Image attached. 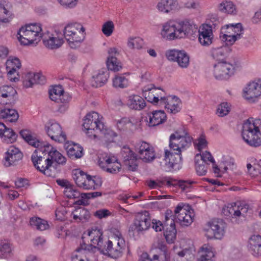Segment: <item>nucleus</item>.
Listing matches in <instances>:
<instances>
[{
	"label": "nucleus",
	"mask_w": 261,
	"mask_h": 261,
	"mask_svg": "<svg viewBox=\"0 0 261 261\" xmlns=\"http://www.w3.org/2000/svg\"><path fill=\"white\" fill-rule=\"evenodd\" d=\"M19 134L29 145L37 148L31 156L35 168L47 176H55V169L53 164L56 163L64 165L66 162V158L50 145L40 142L30 130L22 129Z\"/></svg>",
	"instance_id": "1"
},
{
	"label": "nucleus",
	"mask_w": 261,
	"mask_h": 261,
	"mask_svg": "<svg viewBox=\"0 0 261 261\" xmlns=\"http://www.w3.org/2000/svg\"><path fill=\"white\" fill-rule=\"evenodd\" d=\"M242 136L248 145L257 147L261 145V119L250 118L243 124Z\"/></svg>",
	"instance_id": "2"
},
{
	"label": "nucleus",
	"mask_w": 261,
	"mask_h": 261,
	"mask_svg": "<svg viewBox=\"0 0 261 261\" xmlns=\"http://www.w3.org/2000/svg\"><path fill=\"white\" fill-rule=\"evenodd\" d=\"M42 31L40 24H28L19 29L17 38L21 44L30 45L40 40L42 36Z\"/></svg>",
	"instance_id": "3"
},
{
	"label": "nucleus",
	"mask_w": 261,
	"mask_h": 261,
	"mask_svg": "<svg viewBox=\"0 0 261 261\" xmlns=\"http://www.w3.org/2000/svg\"><path fill=\"white\" fill-rule=\"evenodd\" d=\"M85 29L79 23H70L67 24L64 29L63 35L70 47L76 48L80 46L85 38Z\"/></svg>",
	"instance_id": "4"
},
{
	"label": "nucleus",
	"mask_w": 261,
	"mask_h": 261,
	"mask_svg": "<svg viewBox=\"0 0 261 261\" xmlns=\"http://www.w3.org/2000/svg\"><path fill=\"white\" fill-rule=\"evenodd\" d=\"M182 131L178 130L170 137L169 146L173 150L181 152L182 150L189 147L192 142V138L189 136L184 128Z\"/></svg>",
	"instance_id": "5"
},
{
	"label": "nucleus",
	"mask_w": 261,
	"mask_h": 261,
	"mask_svg": "<svg viewBox=\"0 0 261 261\" xmlns=\"http://www.w3.org/2000/svg\"><path fill=\"white\" fill-rule=\"evenodd\" d=\"M142 94L145 98L153 105H162L166 96L165 92L160 88H156L153 84L145 86L142 88Z\"/></svg>",
	"instance_id": "6"
},
{
	"label": "nucleus",
	"mask_w": 261,
	"mask_h": 261,
	"mask_svg": "<svg viewBox=\"0 0 261 261\" xmlns=\"http://www.w3.org/2000/svg\"><path fill=\"white\" fill-rule=\"evenodd\" d=\"M101 119L102 117L100 118L98 113L96 112H92L87 114L84 119L83 126L89 137L96 138V133L99 129L103 128V123L101 121Z\"/></svg>",
	"instance_id": "7"
},
{
	"label": "nucleus",
	"mask_w": 261,
	"mask_h": 261,
	"mask_svg": "<svg viewBox=\"0 0 261 261\" xmlns=\"http://www.w3.org/2000/svg\"><path fill=\"white\" fill-rule=\"evenodd\" d=\"M214 77L219 80L228 79L233 75L235 66L225 61H219L213 66Z\"/></svg>",
	"instance_id": "8"
},
{
	"label": "nucleus",
	"mask_w": 261,
	"mask_h": 261,
	"mask_svg": "<svg viewBox=\"0 0 261 261\" xmlns=\"http://www.w3.org/2000/svg\"><path fill=\"white\" fill-rule=\"evenodd\" d=\"M243 97L251 102L261 97V79L249 82L243 89Z\"/></svg>",
	"instance_id": "9"
},
{
	"label": "nucleus",
	"mask_w": 261,
	"mask_h": 261,
	"mask_svg": "<svg viewBox=\"0 0 261 261\" xmlns=\"http://www.w3.org/2000/svg\"><path fill=\"white\" fill-rule=\"evenodd\" d=\"M151 225V218L148 211L138 213L135 216L133 225L130 227L139 232L147 230Z\"/></svg>",
	"instance_id": "10"
},
{
	"label": "nucleus",
	"mask_w": 261,
	"mask_h": 261,
	"mask_svg": "<svg viewBox=\"0 0 261 261\" xmlns=\"http://www.w3.org/2000/svg\"><path fill=\"white\" fill-rule=\"evenodd\" d=\"M125 246V241L109 240L102 249L104 254H108L112 258H116L121 256Z\"/></svg>",
	"instance_id": "11"
},
{
	"label": "nucleus",
	"mask_w": 261,
	"mask_h": 261,
	"mask_svg": "<svg viewBox=\"0 0 261 261\" xmlns=\"http://www.w3.org/2000/svg\"><path fill=\"white\" fill-rule=\"evenodd\" d=\"M45 129L48 136L52 140L58 142L66 141V135L62 130V128L59 123L49 121L45 125Z\"/></svg>",
	"instance_id": "12"
},
{
	"label": "nucleus",
	"mask_w": 261,
	"mask_h": 261,
	"mask_svg": "<svg viewBox=\"0 0 261 261\" xmlns=\"http://www.w3.org/2000/svg\"><path fill=\"white\" fill-rule=\"evenodd\" d=\"M96 250V247L92 245H86L83 241L80 246L75 250L71 257V261H89L90 255Z\"/></svg>",
	"instance_id": "13"
},
{
	"label": "nucleus",
	"mask_w": 261,
	"mask_h": 261,
	"mask_svg": "<svg viewBox=\"0 0 261 261\" xmlns=\"http://www.w3.org/2000/svg\"><path fill=\"white\" fill-rule=\"evenodd\" d=\"M23 153L14 146L9 147L5 153L3 160L4 165L6 167L18 165L23 158Z\"/></svg>",
	"instance_id": "14"
},
{
	"label": "nucleus",
	"mask_w": 261,
	"mask_h": 261,
	"mask_svg": "<svg viewBox=\"0 0 261 261\" xmlns=\"http://www.w3.org/2000/svg\"><path fill=\"white\" fill-rule=\"evenodd\" d=\"M16 90L11 86H3L0 87V104L12 106L16 101Z\"/></svg>",
	"instance_id": "15"
},
{
	"label": "nucleus",
	"mask_w": 261,
	"mask_h": 261,
	"mask_svg": "<svg viewBox=\"0 0 261 261\" xmlns=\"http://www.w3.org/2000/svg\"><path fill=\"white\" fill-rule=\"evenodd\" d=\"M175 217L181 226H188L193 221V213L181 204H178L174 211Z\"/></svg>",
	"instance_id": "16"
},
{
	"label": "nucleus",
	"mask_w": 261,
	"mask_h": 261,
	"mask_svg": "<svg viewBox=\"0 0 261 261\" xmlns=\"http://www.w3.org/2000/svg\"><path fill=\"white\" fill-rule=\"evenodd\" d=\"M42 38L44 46L51 49L59 48L64 42L63 35L59 34L57 32L54 34L47 33L42 35Z\"/></svg>",
	"instance_id": "17"
},
{
	"label": "nucleus",
	"mask_w": 261,
	"mask_h": 261,
	"mask_svg": "<svg viewBox=\"0 0 261 261\" xmlns=\"http://www.w3.org/2000/svg\"><path fill=\"white\" fill-rule=\"evenodd\" d=\"M123 162L128 169L132 171L137 170L138 166L137 155L130 149L128 147L124 146L121 151Z\"/></svg>",
	"instance_id": "18"
},
{
	"label": "nucleus",
	"mask_w": 261,
	"mask_h": 261,
	"mask_svg": "<svg viewBox=\"0 0 261 261\" xmlns=\"http://www.w3.org/2000/svg\"><path fill=\"white\" fill-rule=\"evenodd\" d=\"M176 21H170L163 24L161 31L162 37L167 40L179 39Z\"/></svg>",
	"instance_id": "19"
},
{
	"label": "nucleus",
	"mask_w": 261,
	"mask_h": 261,
	"mask_svg": "<svg viewBox=\"0 0 261 261\" xmlns=\"http://www.w3.org/2000/svg\"><path fill=\"white\" fill-rule=\"evenodd\" d=\"M213 33L212 27L203 24L198 31V41L202 46H208L213 42Z\"/></svg>",
	"instance_id": "20"
},
{
	"label": "nucleus",
	"mask_w": 261,
	"mask_h": 261,
	"mask_svg": "<svg viewBox=\"0 0 261 261\" xmlns=\"http://www.w3.org/2000/svg\"><path fill=\"white\" fill-rule=\"evenodd\" d=\"M176 24L179 39L184 38L191 35L195 28L193 22L188 19L176 21Z\"/></svg>",
	"instance_id": "21"
},
{
	"label": "nucleus",
	"mask_w": 261,
	"mask_h": 261,
	"mask_svg": "<svg viewBox=\"0 0 261 261\" xmlns=\"http://www.w3.org/2000/svg\"><path fill=\"white\" fill-rule=\"evenodd\" d=\"M167 120V115L163 110L153 111L148 114L147 122L149 127L158 126Z\"/></svg>",
	"instance_id": "22"
},
{
	"label": "nucleus",
	"mask_w": 261,
	"mask_h": 261,
	"mask_svg": "<svg viewBox=\"0 0 261 261\" xmlns=\"http://www.w3.org/2000/svg\"><path fill=\"white\" fill-rule=\"evenodd\" d=\"M138 152L140 159L145 162H151L155 158L154 148L145 142L141 143Z\"/></svg>",
	"instance_id": "23"
},
{
	"label": "nucleus",
	"mask_w": 261,
	"mask_h": 261,
	"mask_svg": "<svg viewBox=\"0 0 261 261\" xmlns=\"http://www.w3.org/2000/svg\"><path fill=\"white\" fill-rule=\"evenodd\" d=\"M108 54L109 57L107 61L108 69L114 71H119L122 66L116 58L119 55L118 50L116 47L110 48L108 50Z\"/></svg>",
	"instance_id": "24"
},
{
	"label": "nucleus",
	"mask_w": 261,
	"mask_h": 261,
	"mask_svg": "<svg viewBox=\"0 0 261 261\" xmlns=\"http://www.w3.org/2000/svg\"><path fill=\"white\" fill-rule=\"evenodd\" d=\"M210 229L208 232L212 231L214 237L217 239H221L225 233V223L221 219L214 220L209 223Z\"/></svg>",
	"instance_id": "25"
},
{
	"label": "nucleus",
	"mask_w": 261,
	"mask_h": 261,
	"mask_svg": "<svg viewBox=\"0 0 261 261\" xmlns=\"http://www.w3.org/2000/svg\"><path fill=\"white\" fill-rule=\"evenodd\" d=\"M248 247L250 253L254 256H261V236L253 235L248 241Z\"/></svg>",
	"instance_id": "26"
},
{
	"label": "nucleus",
	"mask_w": 261,
	"mask_h": 261,
	"mask_svg": "<svg viewBox=\"0 0 261 261\" xmlns=\"http://www.w3.org/2000/svg\"><path fill=\"white\" fill-rule=\"evenodd\" d=\"M0 136L3 141L7 143H12L16 141L17 135L14 130L8 128L2 122H0Z\"/></svg>",
	"instance_id": "27"
},
{
	"label": "nucleus",
	"mask_w": 261,
	"mask_h": 261,
	"mask_svg": "<svg viewBox=\"0 0 261 261\" xmlns=\"http://www.w3.org/2000/svg\"><path fill=\"white\" fill-rule=\"evenodd\" d=\"M162 105H164L167 111L172 114H176L180 110V100L175 96H167Z\"/></svg>",
	"instance_id": "28"
},
{
	"label": "nucleus",
	"mask_w": 261,
	"mask_h": 261,
	"mask_svg": "<svg viewBox=\"0 0 261 261\" xmlns=\"http://www.w3.org/2000/svg\"><path fill=\"white\" fill-rule=\"evenodd\" d=\"M87 235L89 237L91 241V244H86V245H92L97 249H100L102 246V232L98 229H92L88 231Z\"/></svg>",
	"instance_id": "29"
},
{
	"label": "nucleus",
	"mask_w": 261,
	"mask_h": 261,
	"mask_svg": "<svg viewBox=\"0 0 261 261\" xmlns=\"http://www.w3.org/2000/svg\"><path fill=\"white\" fill-rule=\"evenodd\" d=\"M164 235L166 241L169 244L174 243L176 237V229L175 228V221L170 220V224L165 223V229Z\"/></svg>",
	"instance_id": "30"
},
{
	"label": "nucleus",
	"mask_w": 261,
	"mask_h": 261,
	"mask_svg": "<svg viewBox=\"0 0 261 261\" xmlns=\"http://www.w3.org/2000/svg\"><path fill=\"white\" fill-rule=\"evenodd\" d=\"M127 105L131 109L140 111L145 107L146 102L142 97L133 95L128 97Z\"/></svg>",
	"instance_id": "31"
},
{
	"label": "nucleus",
	"mask_w": 261,
	"mask_h": 261,
	"mask_svg": "<svg viewBox=\"0 0 261 261\" xmlns=\"http://www.w3.org/2000/svg\"><path fill=\"white\" fill-rule=\"evenodd\" d=\"M108 77L109 72L106 69L99 70L97 74L93 76L91 85L96 88L101 87L106 83Z\"/></svg>",
	"instance_id": "32"
},
{
	"label": "nucleus",
	"mask_w": 261,
	"mask_h": 261,
	"mask_svg": "<svg viewBox=\"0 0 261 261\" xmlns=\"http://www.w3.org/2000/svg\"><path fill=\"white\" fill-rule=\"evenodd\" d=\"M6 65L8 74L9 76H11L15 73L17 69L20 68L21 63L18 58H15L12 59H8L6 63ZM10 77L11 81L13 80L14 82L18 80L16 77L13 78L10 76Z\"/></svg>",
	"instance_id": "33"
},
{
	"label": "nucleus",
	"mask_w": 261,
	"mask_h": 261,
	"mask_svg": "<svg viewBox=\"0 0 261 261\" xmlns=\"http://www.w3.org/2000/svg\"><path fill=\"white\" fill-rule=\"evenodd\" d=\"M178 4L174 0H161L157 5L158 10L163 13H169L177 8Z\"/></svg>",
	"instance_id": "34"
},
{
	"label": "nucleus",
	"mask_w": 261,
	"mask_h": 261,
	"mask_svg": "<svg viewBox=\"0 0 261 261\" xmlns=\"http://www.w3.org/2000/svg\"><path fill=\"white\" fill-rule=\"evenodd\" d=\"M19 118V114L15 109L6 108L0 110V118L10 122H15Z\"/></svg>",
	"instance_id": "35"
},
{
	"label": "nucleus",
	"mask_w": 261,
	"mask_h": 261,
	"mask_svg": "<svg viewBox=\"0 0 261 261\" xmlns=\"http://www.w3.org/2000/svg\"><path fill=\"white\" fill-rule=\"evenodd\" d=\"M230 49L229 47L222 46L219 47L213 48L211 50V55L213 59L218 62L224 61L223 58L229 53Z\"/></svg>",
	"instance_id": "36"
},
{
	"label": "nucleus",
	"mask_w": 261,
	"mask_h": 261,
	"mask_svg": "<svg viewBox=\"0 0 261 261\" xmlns=\"http://www.w3.org/2000/svg\"><path fill=\"white\" fill-rule=\"evenodd\" d=\"M165 161L171 167H173L175 164H177L181 162V152L177 151L175 152V154H173L170 151L166 150H165Z\"/></svg>",
	"instance_id": "37"
},
{
	"label": "nucleus",
	"mask_w": 261,
	"mask_h": 261,
	"mask_svg": "<svg viewBox=\"0 0 261 261\" xmlns=\"http://www.w3.org/2000/svg\"><path fill=\"white\" fill-rule=\"evenodd\" d=\"M201 253L198 261H212V258L215 256L213 248L206 244L201 248Z\"/></svg>",
	"instance_id": "38"
},
{
	"label": "nucleus",
	"mask_w": 261,
	"mask_h": 261,
	"mask_svg": "<svg viewBox=\"0 0 261 261\" xmlns=\"http://www.w3.org/2000/svg\"><path fill=\"white\" fill-rule=\"evenodd\" d=\"M12 245L8 242L3 241L0 243V258H7L13 255Z\"/></svg>",
	"instance_id": "39"
},
{
	"label": "nucleus",
	"mask_w": 261,
	"mask_h": 261,
	"mask_svg": "<svg viewBox=\"0 0 261 261\" xmlns=\"http://www.w3.org/2000/svg\"><path fill=\"white\" fill-rule=\"evenodd\" d=\"M81 188L84 190H94L101 186L100 181H97L95 176L92 177L88 175L87 178L85 179Z\"/></svg>",
	"instance_id": "40"
},
{
	"label": "nucleus",
	"mask_w": 261,
	"mask_h": 261,
	"mask_svg": "<svg viewBox=\"0 0 261 261\" xmlns=\"http://www.w3.org/2000/svg\"><path fill=\"white\" fill-rule=\"evenodd\" d=\"M163 249L164 251L162 254L160 255L155 254L153 256L152 258H150L146 252H143L140 255L139 261H152L158 259H159V261H167L168 259L167 249L164 246Z\"/></svg>",
	"instance_id": "41"
},
{
	"label": "nucleus",
	"mask_w": 261,
	"mask_h": 261,
	"mask_svg": "<svg viewBox=\"0 0 261 261\" xmlns=\"http://www.w3.org/2000/svg\"><path fill=\"white\" fill-rule=\"evenodd\" d=\"M194 181L190 180H176L175 179H171L168 180L166 185L168 186H178L182 191H185L191 187V186Z\"/></svg>",
	"instance_id": "42"
},
{
	"label": "nucleus",
	"mask_w": 261,
	"mask_h": 261,
	"mask_svg": "<svg viewBox=\"0 0 261 261\" xmlns=\"http://www.w3.org/2000/svg\"><path fill=\"white\" fill-rule=\"evenodd\" d=\"M96 136L100 135L105 141L108 142H113L114 138L116 136V134L111 129H107L103 124L101 129H99L96 133Z\"/></svg>",
	"instance_id": "43"
},
{
	"label": "nucleus",
	"mask_w": 261,
	"mask_h": 261,
	"mask_svg": "<svg viewBox=\"0 0 261 261\" xmlns=\"http://www.w3.org/2000/svg\"><path fill=\"white\" fill-rule=\"evenodd\" d=\"M66 150L67 154L70 158L78 159L83 155V148L78 145H68Z\"/></svg>",
	"instance_id": "44"
},
{
	"label": "nucleus",
	"mask_w": 261,
	"mask_h": 261,
	"mask_svg": "<svg viewBox=\"0 0 261 261\" xmlns=\"http://www.w3.org/2000/svg\"><path fill=\"white\" fill-rule=\"evenodd\" d=\"M30 224L34 228L41 231L46 229L49 226L46 221L36 217L30 219Z\"/></svg>",
	"instance_id": "45"
},
{
	"label": "nucleus",
	"mask_w": 261,
	"mask_h": 261,
	"mask_svg": "<svg viewBox=\"0 0 261 261\" xmlns=\"http://www.w3.org/2000/svg\"><path fill=\"white\" fill-rule=\"evenodd\" d=\"M237 202L229 203L227 206L224 207L223 212L226 216H233L235 217L240 216V212L238 210Z\"/></svg>",
	"instance_id": "46"
},
{
	"label": "nucleus",
	"mask_w": 261,
	"mask_h": 261,
	"mask_svg": "<svg viewBox=\"0 0 261 261\" xmlns=\"http://www.w3.org/2000/svg\"><path fill=\"white\" fill-rule=\"evenodd\" d=\"M128 85V80L122 75H116L113 80V86L115 88H124L127 87Z\"/></svg>",
	"instance_id": "47"
},
{
	"label": "nucleus",
	"mask_w": 261,
	"mask_h": 261,
	"mask_svg": "<svg viewBox=\"0 0 261 261\" xmlns=\"http://www.w3.org/2000/svg\"><path fill=\"white\" fill-rule=\"evenodd\" d=\"M99 165L104 170L112 174H116L119 172L121 168V164L118 162L117 161L112 165H109V166H105V165H103V162L100 161Z\"/></svg>",
	"instance_id": "48"
},
{
	"label": "nucleus",
	"mask_w": 261,
	"mask_h": 261,
	"mask_svg": "<svg viewBox=\"0 0 261 261\" xmlns=\"http://www.w3.org/2000/svg\"><path fill=\"white\" fill-rule=\"evenodd\" d=\"M220 37L221 40L225 43V46H228L232 45L236 40L239 39V36H234L232 34H230L229 32L224 31V34H221Z\"/></svg>",
	"instance_id": "49"
},
{
	"label": "nucleus",
	"mask_w": 261,
	"mask_h": 261,
	"mask_svg": "<svg viewBox=\"0 0 261 261\" xmlns=\"http://www.w3.org/2000/svg\"><path fill=\"white\" fill-rule=\"evenodd\" d=\"M219 10L228 14H236V8L234 5L230 1H225L220 4Z\"/></svg>",
	"instance_id": "50"
},
{
	"label": "nucleus",
	"mask_w": 261,
	"mask_h": 261,
	"mask_svg": "<svg viewBox=\"0 0 261 261\" xmlns=\"http://www.w3.org/2000/svg\"><path fill=\"white\" fill-rule=\"evenodd\" d=\"M176 62L181 68H186L189 65V56L184 50H181Z\"/></svg>",
	"instance_id": "51"
},
{
	"label": "nucleus",
	"mask_w": 261,
	"mask_h": 261,
	"mask_svg": "<svg viewBox=\"0 0 261 261\" xmlns=\"http://www.w3.org/2000/svg\"><path fill=\"white\" fill-rule=\"evenodd\" d=\"M144 45L143 40L140 37L129 38L127 42V46L132 49H140Z\"/></svg>",
	"instance_id": "52"
},
{
	"label": "nucleus",
	"mask_w": 261,
	"mask_h": 261,
	"mask_svg": "<svg viewBox=\"0 0 261 261\" xmlns=\"http://www.w3.org/2000/svg\"><path fill=\"white\" fill-rule=\"evenodd\" d=\"M88 174L85 173L84 171L79 170H76L73 174V178L75 181L77 186L81 188L85 179L87 178Z\"/></svg>",
	"instance_id": "53"
},
{
	"label": "nucleus",
	"mask_w": 261,
	"mask_h": 261,
	"mask_svg": "<svg viewBox=\"0 0 261 261\" xmlns=\"http://www.w3.org/2000/svg\"><path fill=\"white\" fill-rule=\"evenodd\" d=\"M200 157L197 156V160H195V169L197 174L199 176H203L207 172L206 164L203 163V161H198Z\"/></svg>",
	"instance_id": "54"
},
{
	"label": "nucleus",
	"mask_w": 261,
	"mask_h": 261,
	"mask_svg": "<svg viewBox=\"0 0 261 261\" xmlns=\"http://www.w3.org/2000/svg\"><path fill=\"white\" fill-rule=\"evenodd\" d=\"M64 92V90L61 86H56L49 91V97L53 101L57 102L58 98L60 97L61 94Z\"/></svg>",
	"instance_id": "55"
},
{
	"label": "nucleus",
	"mask_w": 261,
	"mask_h": 261,
	"mask_svg": "<svg viewBox=\"0 0 261 261\" xmlns=\"http://www.w3.org/2000/svg\"><path fill=\"white\" fill-rule=\"evenodd\" d=\"M64 194L69 198H77L80 196V193L70 185L65 188Z\"/></svg>",
	"instance_id": "56"
},
{
	"label": "nucleus",
	"mask_w": 261,
	"mask_h": 261,
	"mask_svg": "<svg viewBox=\"0 0 261 261\" xmlns=\"http://www.w3.org/2000/svg\"><path fill=\"white\" fill-rule=\"evenodd\" d=\"M102 32L107 37L111 36L114 30V24L113 21H108L102 26Z\"/></svg>",
	"instance_id": "57"
},
{
	"label": "nucleus",
	"mask_w": 261,
	"mask_h": 261,
	"mask_svg": "<svg viewBox=\"0 0 261 261\" xmlns=\"http://www.w3.org/2000/svg\"><path fill=\"white\" fill-rule=\"evenodd\" d=\"M197 156H199L200 157V158L198 159V161H203V163L206 165L208 164L207 162L211 163H214L215 162L212 154L210 152L208 151H205L204 152H203L202 154H196L195 156V160H197Z\"/></svg>",
	"instance_id": "58"
},
{
	"label": "nucleus",
	"mask_w": 261,
	"mask_h": 261,
	"mask_svg": "<svg viewBox=\"0 0 261 261\" xmlns=\"http://www.w3.org/2000/svg\"><path fill=\"white\" fill-rule=\"evenodd\" d=\"M230 111V107L227 102H222L217 109V114L220 117H223L227 115Z\"/></svg>",
	"instance_id": "59"
},
{
	"label": "nucleus",
	"mask_w": 261,
	"mask_h": 261,
	"mask_svg": "<svg viewBox=\"0 0 261 261\" xmlns=\"http://www.w3.org/2000/svg\"><path fill=\"white\" fill-rule=\"evenodd\" d=\"M34 73H28L25 75V79L23 82V86L26 88L32 87L34 84H36L35 77H34Z\"/></svg>",
	"instance_id": "60"
},
{
	"label": "nucleus",
	"mask_w": 261,
	"mask_h": 261,
	"mask_svg": "<svg viewBox=\"0 0 261 261\" xmlns=\"http://www.w3.org/2000/svg\"><path fill=\"white\" fill-rule=\"evenodd\" d=\"M181 51L177 49L168 50L166 51L165 56L168 60L176 62Z\"/></svg>",
	"instance_id": "61"
},
{
	"label": "nucleus",
	"mask_w": 261,
	"mask_h": 261,
	"mask_svg": "<svg viewBox=\"0 0 261 261\" xmlns=\"http://www.w3.org/2000/svg\"><path fill=\"white\" fill-rule=\"evenodd\" d=\"M3 2L4 0H0V22L6 23L8 22V19L5 17V15H7L8 11L6 8Z\"/></svg>",
	"instance_id": "62"
},
{
	"label": "nucleus",
	"mask_w": 261,
	"mask_h": 261,
	"mask_svg": "<svg viewBox=\"0 0 261 261\" xmlns=\"http://www.w3.org/2000/svg\"><path fill=\"white\" fill-rule=\"evenodd\" d=\"M117 161V159L114 156L103 154L100 158L99 162L100 161H103V165H105V166H109V165H112Z\"/></svg>",
	"instance_id": "63"
},
{
	"label": "nucleus",
	"mask_w": 261,
	"mask_h": 261,
	"mask_svg": "<svg viewBox=\"0 0 261 261\" xmlns=\"http://www.w3.org/2000/svg\"><path fill=\"white\" fill-rule=\"evenodd\" d=\"M132 125L129 119L127 118H123L119 120L117 123V128L120 130H125L128 128V126Z\"/></svg>",
	"instance_id": "64"
}]
</instances>
